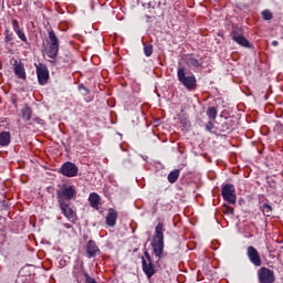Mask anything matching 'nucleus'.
Segmentation results:
<instances>
[{
	"label": "nucleus",
	"instance_id": "393cba45",
	"mask_svg": "<svg viewBox=\"0 0 283 283\" xmlns=\"http://www.w3.org/2000/svg\"><path fill=\"white\" fill-rule=\"evenodd\" d=\"M207 116L212 120H216V118H218V108H216V106L209 107L207 111Z\"/></svg>",
	"mask_w": 283,
	"mask_h": 283
},
{
	"label": "nucleus",
	"instance_id": "2f4dec72",
	"mask_svg": "<svg viewBox=\"0 0 283 283\" xmlns=\"http://www.w3.org/2000/svg\"><path fill=\"white\" fill-rule=\"evenodd\" d=\"M10 101H11L12 105L14 106V108L17 109L19 107V104H18L19 97L17 96V94H12Z\"/></svg>",
	"mask_w": 283,
	"mask_h": 283
},
{
	"label": "nucleus",
	"instance_id": "72a5a7b5",
	"mask_svg": "<svg viewBox=\"0 0 283 283\" xmlns=\"http://www.w3.org/2000/svg\"><path fill=\"white\" fill-rule=\"evenodd\" d=\"M272 45H273L274 48H277V46L280 45V42H277V40H274V41H272Z\"/></svg>",
	"mask_w": 283,
	"mask_h": 283
},
{
	"label": "nucleus",
	"instance_id": "6ab92c4d",
	"mask_svg": "<svg viewBox=\"0 0 283 283\" xmlns=\"http://www.w3.org/2000/svg\"><path fill=\"white\" fill-rule=\"evenodd\" d=\"M12 143V135L8 130L0 133V147H8Z\"/></svg>",
	"mask_w": 283,
	"mask_h": 283
},
{
	"label": "nucleus",
	"instance_id": "bb28decb",
	"mask_svg": "<svg viewBox=\"0 0 283 283\" xmlns=\"http://www.w3.org/2000/svg\"><path fill=\"white\" fill-rule=\"evenodd\" d=\"M263 21H271L273 19V12L271 10L265 9L261 12Z\"/></svg>",
	"mask_w": 283,
	"mask_h": 283
},
{
	"label": "nucleus",
	"instance_id": "7c9ffc66",
	"mask_svg": "<svg viewBox=\"0 0 283 283\" xmlns=\"http://www.w3.org/2000/svg\"><path fill=\"white\" fill-rule=\"evenodd\" d=\"M78 91L82 92L83 96H87V94H90V88H87L85 85L80 84L78 85Z\"/></svg>",
	"mask_w": 283,
	"mask_h": 283
},
{
	"label": "nucleus",
	"instance_id": "473e14b6",
	"mask_svg": "<svg viewBox=\"0 0 283 283\" xmlns=\"http://www.w3.org/2000/svg\"><path fill=\"white\" fill-rule=\"evenodd\" d=\"M205 127H206V132H209V134H211V132H213V127H216V126H214L213 122L209 120V122L206 124Z\"/></svg>",
	"mask_w": 283,
	"mask_h": 283
},
{
	"label": "nucleus",
	"instance_id": "1a4fd4ad",
	"mask_svg": "<svg viewBox=\"0 0 283 283\" xmlns=\"http://www.w3.org/2000/svg\"><path fill=\"white\" fill-rule=\"evenodd\" d=\"M184 60L187 66L192 70H200V67H202V64L205 63L202 57L196 53L186 54Z\"/></svg>",
	"mask_w": 283,
	"mask_h": 283
},
{
	"label": "nucleus",
	"instance_id": "423d86ee",
	"mask_svg": "<svg viewBox=\"0 0 283 283\" xmlns=\"http://www.w3.org/2000/svg\"><path fill=\"white\" fill-rule=\"evenodd\" d=\"M221 195L226 202L229 205H235L238 202V196L235 195V186L232 184H223L221 186Z\"/></svg>",
	"mask_w": 283,
	"mask_h": 283
},
{
	"label": "nucleus",
	"instance_id": "2eb2a0df",
	"mask_svg": "<svg viewBox=\"0 0 283 283\" xmlns=\"http://www.w3.org/2000/svg\"><path fill=\"white\" fill-rule=\"evenodd\" d=\"M13 72L17 78H21L22 81H25V78H28V75L25 73V65L21 61L14 60Z\"/></svg>",
	"mask_w": 283,
	"mask_h": 283
},
{
	"label": "nucleus",
	"instance_id": "a878e982",
	"mask_svg": "<svg viewBox=\"0 0 283 283\" xmlns=\"http://www.w3.org/2000/svg\"><path fill=\"white\" fill-rule=\"evenodd\" d=\"M233 127V120L227 119L224 123L221 124V132H229V129H232Z\"/></svg>",
	"mask_w": 283,
	"mask_h": 283
},
{
	"label": "nucleus",
	"instance_id": "cd10ccee",
	"mask_svg": "<svg viewBox=\"0 0 283 283\" xmlns=\"http://www.w3.org/2000/svg\"><path fill=\"white\" fill-rule=\"evenodd\" d=\"M240 36H244L242 34V31L240 29H233L231 32L232 41H238L240 39Z\"/></svg>",
	"mask_w": 283,
	"mask_h": 283
},
{
	"label": "nucleus",
	"instance_id": "412c9836",
	"mask_svg": "<svg viewBox=\"0 0 283 283\" xmlns=\"http://www.w3.org/2000/svg\"><path fill=\"white\" fill-rule=\"evenodd\" d=\"M178 178H180V169H175L168 174L167 180L170 185L178 182Z\"/></svg>",
	"mask_w": 283,
	"mask_h": 283
},
{
	"label": "nucleus",
	"instance_id": "c85d7f7f",
	"mask_svg": "<svg viewBox=\"0 0 283 283\" xmlns=\"http://www.w3.org/2000/svg\"><path fill=\"white\" fill-rule=\"evenodd\" d=\"M144 54L145 56H151L154 54V45L151 44H145L144 45Z\"/></svg>",
	"mask_w": 283,
	"mask_h": 283
},
{
	"label": "nucleus",
	"instance_id": "4be33fe9",
	"mask_svg": "<svg viewBox=\"0 0 283 283\" xmlns=\"http://www.w3.org/2000/svg\"><path fill=\"white\" fill-rule=\"evenodd\" d=\"M234 43L241 45V48H248L249 50L253 48L251 42H249V40L244 35H241L238 40L234 41Z\"/></svg>",
	"mask_w": 283,
	"mask_h": 283
},
{
	"label": "nucleus",
	"instance_id": "f257e3e1",
	"mask_svg": "<svg viewBox=\"0 0 283 283\" xmlns=\"http://www.w3.org/2000/svg\"><path fill=\"white\" fill-rule=\"evenodd\" d=\"M153 253L157 258V262L163 260V253H165V223L159 222L155 227V235L151 241Z\"/></svg>",
	"mask_w": 283,
	"mask_h": 283
},
{
	"label": "nucleus",
	"instance_id": "dca6fc26",
	"mask_svg": "<svg viewBox=\"0 0 283 283\" xmlns=\"http://www.w3.org/2000/svg\"><path fill=\"white\" fill-rule=\"evenodd\" d=\"M20 114L24 123H30V120H32V115L34 114V111H32L30 104H24V106L20 111Z\"/></svg>",
	"mask_w": 283,
	"mask_h": 283
},
{
	"label": "nucleus",
	"instance_id": "39448f33",
	"mask_svg": "<svg viewBox=\"0 0 283 283\" xmlns=\"http://www.w3.org/2000/svg\"><path fill=\"white\" fill-rule=\"evenodd\" d=\"M145 258H142V269L148 280H151L156 275V266L151 260V255L148 251L144 252Z\"/></svg>",
	"mask_w": 283,
	"mask_h": 283
},
{
	"label": "nucleus",
	"instance_id": "e433bc0d",
	"mask_svg": "<svg viewBox=\"0 0 283 283\" xmlns=\"http://www.w3.org/2000/svg\"><path fill=\"white\" fill-rule=\"evenodd\" d=\"M276 127H283L282 123L279 122V123L276 124Z\"/></svg>",
	"mask_w": 283,
	"mask_h": 283
},
{
	"label": "nucleus",
	"instance_id": "20e7f679",
	"mask_svg": "<svg viewBox=\"0 0 283 283\" xmlns=\"http://www.w3.org/2000/svg\"><path fill=\"white\" fill-rule=\"evenodd\" d=\"M59 36L54 30L49 31V48H46V55L49 59H56L59 56Z\"/></svg>",
	"mask_w": 283,
	"mask_h": 283
},
{
	"label": "nucleus",
	"instance_id": "0eeeda50",
	"mask_svg": "<svg viewBox=\"0 0 283 283\" xmlns=\"http://www.w3.org/2000/svg\"><path fill=\"white\" fill-rule=\"evenodd\" d=\"M57 171L65 178H76L78 176V166L72 161H66L62 164Z\"/></svg>",
	"mask_w": 283,
	"mask_h": 283
},
{
	"label": "nucleus",
	"instance_id": "a211bd4d",
	"mask_svg": "<svg viewBox=\"0 0 283 283\" xmlns=\"http://www.w3.org/2000/svg\"><path fill=\"white\" fill-rule=\"evenodd\" d=\"M74 277L76 279L77 283H90L94 277L90 276V273L78 270L74 272Z\"/></svg>",
	"mask_w": 283,
	"mask_h": 283
},
{
	"label": "nucleus",
	"instance_id": "f8f14e48",
	"mask_svg": "<svg viewBox=\"0 0 283 283\" xmlns=\"http://www.w3.org/2000/svg\"><path fill=\"white\" fill-rule=\"evenodd\" d=\"M11 25H12V30L17 34L18 39H20V41L22 43H24V45H30V42L28 41V35H25V30H23V28H21V24H19V20L12 19Z\"/></svg>",
	"mask_w": 283,
	"mask_h": 283
},
{
	"label": "nucleus",
	"instance_id": "9b49d317",
	"mask_svg": "<svg viewBox=\"0 0 283 283\" xmlns=\"http://www.w3.org/2000/svg\"><path fill=\"white\" fill-rule=\"evenodd\" d=\"M35 72L38 76L39 85H48L50 81V71L45 64H35Z\"/></svg>",
	"mask_w": 283,
	"mask_h": 283
},
{
	"label": "nucleus",
	"instance_id": "f03ea898",
	"mask_svg": "<svg viewBox=\"0 0 283 283\" xmlns=\"http://www.w3.org/2000/svg\"><path fill=\"white\" fill-rule=\"evenodd\" d=\"M177 78L186 90L189 92H193L196 87H198V81L196 80V75L193 73H190L187 75V72L185 70V66H178L177 69Z\"/></svg>",
	"mask_w": 283,
	"mask_h": 283
},
{
	"label": "nucleus",
	"instance_id": "9d476101",
	"mask_svg": "<svg viewBox=\"0 0 283 283\" xmlns=\"http://www.w3.org/2000/svg\"><path fill=\"white\" fill-rule=\"evenodd\" d=\"M259 283H275V272L271 269L263 266L258 270Z\"/></svg>",
	"mask_w": 283,
	"mask_h": 283
},
{
	"label": "nucleus",
	"instance_id": "f3484780",
	"mask_svg": "<svg viewBox=\"0 0 283 283\" xmlns=\"http://www.w3.org/2000/svg\"><path fill=\"white\" fill-rule=\"evenodd\" d=\"M118 220V211L114 208L108 209V213L106 216V224L107 227H116V221Z\"/></svg>",
	"mask_w": 283,
	"mask_h": 283
},
{
	"label": "nucleus",
	"instance_id": "ddd939ff",
	"mask_svg": "<svg viewBox=\"0 0 283 283\" xmlns=\"http://www.w3.org/2000/svg\"><path fill=\"white\" fill-rule=\"evenodd\" d=\"M247 255L251 264H253L254 266H260L262 264V256H260V252H258V249H255V247H248Z\"/></svg>",
	"mask_w": 283,
	"mask_h": 283
},
{
	"label": "nucleus",
	"instance_id": "5701e85b",
	"mask_svg": "<svg viewBox=\"0 0 283 283\" xmlns=\"http://www.w3.org/2000/svg\"><path fill=\"white\" fill-rule=\"evenodd\" d=\"M260 211H262L263 216H266V218H271V213H273V207L269 203H264L260 207Z\"/></svg>",
	"mask_w": 283,
	"mask_h": 283
},
{
	"label": "nucleus",
	"instance_id": "6e6552de",
	"mask_svg": "<svg viewBox=\"0 0 283 283\" xmlns=\"http://www.w3.org/2000/svg\"><path fill=\"white\" fill-rule=\"evenodd\" d=\"M60 211L69 220V222H76V211L70 206V201H57Z\"/></svg>",
	"mask_w": 283,
	"mask_h": 283
},
{
	"label": "nucleus",
	"instance_id": "f704fd0d",
	"mask_svg": "<svg viewBox=\"0 0 283 283\" xmlns=\"http://www.w3.org/2000/svg\"><path fill=\"white\" fill-rule=\"evenodd\" d=\"M64 229H72V224L70 223H63Z\"/></svg>",
	"mask_w": 283,
	"mask_h": 283
},
{
	"label": "nucleus",
	"instance_id": "4468645a",
	"mask_svg": "<svg viewBox=\"0 0 283 283\" xmlns=\"http://www.w3.org/2000/svg\"><path fill=\"white\" fill-rule=\"evenodd\" d=\"M97 255H101V248H98L96 241L90 240L86 243V256L88 260H92V258H96Z\"/></svg>",
	"mask_w": 283,
	"mask_h": 283
},
{
	"label": "nucleus",
	"instance_id": "7ed1b4c3",
	"mask_svg": "<svg viewBox=\"0 0 283 283\" xmlns=\"http://www.w3.org/2000/svg\"><path fill=\"white\" fill-rule=\"evenodd\" d=\"M57 202H70L76 198V187L72 185H63L56 190Z\"/></svg>",
	"mask_w": 283,
	"mask_h": 283
},
{
	"label": "nucleus",
	"instance_id": "aec40b11",
	"mask_svg": "<svg viewBox=\"0 0 283 283\" xmlns=\"http://www.w3.org/2000/svg\"><path fill=\"white\" fill-rule=\"evenodd\" d=\"M88 202L93 209H98L101 206V196L96 192H91L88 196Z\"/></svg>",
	"mask_w": 283,
	"mask_h": 283
},
{
	"label": "nucleus",
	"instance_id": "b1692460",
	"mask_svg": "<svg viewBox=\"0 0 283 283\" xmlns=\"http://www.w3.org/2000/svg\"><path fill=\"white\" fill-rule=\"evenodd\" d=\"M11 41H14V32H12L9 27H6V29H4V43L8 44Z\"/></svg>",
	"mask_w": 283,
	"mask_h": 283
},
{
	"label": "nucleus",
	"instance_id": "c756f323",
	"mask_svg": "<svg viewBox=\"0 0 283 283\" xmlns=\"http://www.w3.org/2000/svg\"><path fill=\"white\" fill-rule=\"evenodd\" d=\"M222 212H223L226 216H233V214L235 213V210H234L233 207H231V206L223 205Z\"/></svg>",
	"mask_w": 283,
	"mask_h": 283
},
{
	"label": "nucleus",
	"instance_id": "c9c22d12",
	"mask_svg": "<svg viewBox=\"0 0 283 283\" xmlns=\"http://www.w3.org/2000/svg\"><path fill=\"white\" fill-rule=\"evenodd\" d=\"M33 120H34V123H41V118H39V117H35Z\"/></svg>",
	"mask_w": 283,
	"mask_h": 283
}]
</instances>
